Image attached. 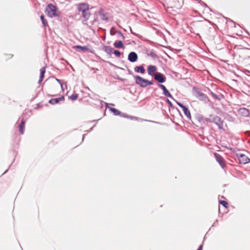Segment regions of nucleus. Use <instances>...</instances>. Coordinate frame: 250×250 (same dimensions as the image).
I'll return each mask as SVG.
<instances>
[{
	"mask_svg": "<svg viewBox=\"0 0 250 250\" xmlns=\"http://www.w3.org/2000/svg\"><path fill=\"white\" fill-rule=\"evenodd\" d=\"M45 12L50 18L58 17L60 15V12L57 7L51 3L47 5Z\"/></svg>",
	"mask_w": 250,
	"mask_h": 250,
	"instance_id": "obj_1",
	"label": "nucleus"
},
{
	"mask_svg": "<svg viewBox=\"0 0 250 250\" xmlns=\"http://www.w3.org/2000/svg\"><path fill=\"white\" fill-rule=\"evenodd\" d=\"M193 92L194 95L199 100L203 101L205 102L209 101V99L208 98L206 95L200 91L198 88L194 87L193 88Z\"/></svg>",
	"mask_w": 250,
	"mask_h": 250,
	"instance_id": "obj_2",
	"label": "nucleus"
},
{
	"mask_svg": "<svg viewBox=\"0 0 250 250\" xmlns=\"http://www.w3.org/2000/svg\"><path fill=\"white\" fill-rule=\"evenodd\" d=\"M209 117L212 119V123H214L216 125H217L219 129H223V125L224 122L220 117L213 115H210Z\"/></svg>",
	"mask_w": 250,
	"mask_h": 250,
	"instance_id": "obj_3",
	"label": "nucleus"
},
{
	"mask_svg": "<svg viewBox=\"0 0 250 250\" xmlns=\"http://www.w3.org/2000/svg\"><path fill=\"white\" fill-rule=\"evenodd\" d=\"M135 80V83L137 84L142 87H146V80L144 79L140 76L136 75L134 76Z\"/></svg>",
	"mask_w": 250,
	"mask_h": 250,
	"instance_id": "obj_4",
	"label": "nucleus"
},
{
	"mask_svg": "<svg viewBox=\"0 0 250 250\" xmlns=\"http://www.w3.org/2000/svg\"><path fill=\"white\" fill-rule=\"evenodd\" d=\"M214 157L216 161L219 163L222 168H224L226 166V163L222 156L217 153H214Z\"/></svg>",
	"mask_w": 250,
	"mask_h": 250,
	"instance_id": "obj_5",
	"label": "nucleus"
},
{
	"mask_svg": "<svg viewBox=\"0 0 250 250\" xmlns=\"http://www.w3.org/2000/svg\"><path fill=\"white\" fill-rule=\"evenodd\" d=\"M176 103L182 108L184 113L185 115V116L188 118V119H191V116L190 114V112L188 109L185 106H184L183 104H182L181 103L178 102L176 100H175Z\"/></svg>",
	"mask_w": 250,
	"mask_h": 250,
	"instance_id": "obj_6",
	"label": "nucleus"
},
{
	"mask_svg": "<svg viewBox=\"0 0 250 250\" xmlns=\"http://www.w3.org/2000/svg\"><path fill=\"white\" fill-rule=\"evenodd\" d=\"M237 157L240 164H246L250 162V159L245 154H237Z\"/></svg>",
	"mask_w": 250,
	"mask_h": 250,
	"instance_id": "obj_7",
	"label": "nucleus"
},
{
	"mask_svg": "<svg viewBox=\"0 0 250 250\" xmlns=\"http://www.w3.org/2000/svg\"><path fill=\"white\" fill-rule=\"evenodd\" d=\"M154 78L156 81L161 83L165 82L166 81V77L163 74L159 72L155 73L154 76Z\"/></svg>",
	"mask_w": 250,
	"mask_h": 250,
	"instance_id": "obj_8",
	"label": "nucleus"
},
{
	"mask_svg": "<svg viewBox=\"0 0 250 250\" xmlns=\"http://www.w3.org/2000/svg\"><path fill=\"white\" fill-rule=\"evenodd\" d=\"M241 57L246 60H250V49L245 48L240 51Z\"/></svg>",
	"mask_w": 250,
	"mask_h": 250,
	"instance_id": "obj_9",
	"label": "nucleus"
},
{
	"mask_svg": "<svg viewBox=\"0 0 250 250\" xmlns=\"http://www.w3.org/2000/svg\"><path fill=\"white\" fill-rule=\"evenodd\" d=\"M98 14L99 15L101 19L103 21H108L109 20L108 15L106 12L103 9L101 8Z\"/></svg>",
	"mask_w": 250,
	"mask_h": 250,
	"instance_id": "obj_10",
	"label": "nucleus"
},
{
	"mask_svg": "<svg viewBox=\"0 0 250 250\" xmlns=\"http://www.w3.org/2000/svg\"><path fill=\"white\" fill-rule=\"evenodd\" d=\"M138 55L135 52H130L128 56V60L131 62H135L138 60Z\"/></svg>",
	"mask_w": 250,
	"mask_h": 250,
	"instance_id": "obj_11",
	"label": "nucleus"
},
{
	"mask_svg": "<svg viewBox=\"0 0 250 250\" xmlns=\"http://www.w3.org/2000/svg\"><path fill=\"white\" fill-rule=\"evenodd\" d=\"M77 8L80 12L83 13L89 9V5L86 3H82L78 5Z\"/></svg>",
	"mask_w": 250,
	"mask_h": 250,
	"instance_id": "obj_12",
	"label": "nucleus"
},
{
	"mask_svg": "<svg viewBox=\"0 0 250 250\" xmlns=\"http://www.w3.org/2000/svg\"><path fill=\"white\" fill-rule=\"evenodd\" d=\"M73 48L75 49L78 52H85L86 51L91 52V51H90L89 48L87 46H80V45H76V46H73Z\"/></svg>",
	"mask_w": 250,
	"mask_h": 250,
	"instance_id": "obj_13",
	"label": "nucleus"
},
{
	"mask_svg": "<svg viewBox=\"0 0 250 250\" xmlns=\"http://www.w3.org/2000/svg\"><path fill=\"white\" fill-rule=\"evenodd\" d=\"M157 70V67L155 65H149L147 68L148 74L151 76H154L155 72Z\"/></svg>",
	"mask_w": 250,
	"mask_h": 250,
	"instance_id": "obj_14",
	"label": "nucleus"
},
{
	"mask_svg": "<svg viewBox=\"0 0 250 250\" xmlns=\"http://www.w3.org/2000/svg\"><path fill=\"white\" fill-rule=\"evenodd\" d=\"M64 100V97L62 96L59 98L51 99L49 101V103L51 104H55L58 103L60 101H63Z\"/></svg>",
	"mask_w": 250,
	"mask_h": 250,
	"instance_id": "obj_15",
	"label": "nucleus"
},
{
	"mask_svg": "<svg viewBox=\"0 0 250 250\" xmlns=\"http://www.w3.org/2000/svg\"><path fill=\"white\" fill-rule=\"evenodd\" d=\"M45 71H46V67L45 66H44L43 67H42L40 71V79L39 80V82H38V83H41L43 79V78L44 77V74L45 73Z\"/></svg>",
	"mask_w": 250,
	"mask_h": 250,
	"instance_id": "obj_16",
	"label": "nucleus"
},
{
	"mask_svg": "<svg viewBox=\"0 0 250 250\" xmlns=\"http://www.w3.org/2000/svg\"><path fill=\"white\" fill-rule=\"evenodd\" d=\"M199 121L202 123L203 124L207 125L208 123H212V119L210 118H204L203 116L200 117L198 119Z\"/></svg>",
	"mask_w": 250,
	"mask_h": 250,
	"instance_id": "obj_17",
	"label": "nucleus"
},
{
	"mask_svg": "<svg viewBox=\"0 0 250 250\" xmlns=\"http://www.w3.org/2000/svg\"><path fill=\"white\" fill-rule=\"evenodd\" d=\"M238 112L241 115L244 117H248L249 115V111L248 109L246 108H240Z\"/></svg>",
	"mask_w": 250,
	"mask_h": 250,
	"instance_id": "obj_18",
	"label": "nucleus"
},
{
	"mask_svg": "<svg viewBox=\"0 0 250 250\" xmlns=\"http://www.w3.org/2000/svg\"><path fill=\"white\" fill-rule=\"evenodd\" d=\"M25 122L24 119L21 120V124L19 125V131L21 134L24 133Z\"/></svg>",
	"mask_w": 250,
	"mask_h": 250,
	"instance_id": "obj_19",
	"label": "nucleus"
},
{
	"mask_svg": "<svg viewBox=\"0 0 250 250\" xmlns=\"http://www.w3.org/2000/svg\"><path fill=\"white\" fill-rule=\"evenodd\" d=\"M113 50V48L108 46L104 45L103 47V50L109 55H111Z\"/></svg>",
	"mask_w": 250,
	"mask_h": 250,
	"instance_id": "obj_20",
	"label": "nucleus"
},
{
	"mask_svg": "<svg viewBox=\"0 0 250 250\" xmlns=\"http://www.w3.org/2000/svg\"><path fill=\"white\" fill-rule=\"evenodd\" d=\"M114 46L116 48H122L124 47L122 41H116L114 43Z\"/></svg>",
	"mask_w": 250,
	"mask_h": 250,
	"instance_id": "obj_21",
	"label": "nucleus"
},
{
	"mask_svg": "<svg viewBox=\"0 0 250 250\" xmlns=\"http://www.w3.org/2000/svg\"><path fill=\"white\" fill-rule=\"evenodd\" d=\"M82 13V16L83 18L84 19V21H87L88 19L89 18L90 16V13L89 12V9L87 10L86 11Z\"/></svg>",
	"mask_w": 250,
	"mask_h": 250,
	"instance_id": "obj_22",
	"label": "nucleus"
},
{
	"mask_svg": "<svg viewBox=\"0 0 250 250\" xmlns=\"http://www.w3.org/2000/svg\"><path fill=\"white\" fill-rule=\"evenodd\" d=\"M134 70L136 72L141 73V74H144L145 72V69L143 65L136 66Z\"/></svg>",
	"mask_w": 250,
	"mask_h": 250,
	"instance_id": "obj_23",
	"label": "nucleus"
},
{
	"mask_svg": "<svg viewBox=\"0 0 250 250\" xmlns=\"http://www.w3.org/2000/svg\"><path fill=\"white\" fill-rule=\"evenodd\" d=\"M210 94L214 99L217 100L218 101H220L221 99L223 98V96L222 94L217 95L211 91L210 92Z\"/></svg>",
	"mask_w": 250,
	"mask_h": 250,
	"instance_id": "obj_24",
	"label": "nucleus"
},
{
	"mask_svg": "<svg viewBox=\"0 0 250 250\" xmlns=\"http://www.w3.org/2000/svg\"><path fill=\"white\" fill-rule=\"evenodd\" d=\"M44 27L48 26V24L47 20L44 18L43 15H41L40 17Z\"/></svg>",
	"mask_w": 250,
	"mask_h": 250,
	"instance_id": "obj_25",
	"label": "nucleus"
},
{
	"mask_svg": "<svg viewBox=\"0 0 250 250\" xmlns=\"http://www.w3.org/2000/svg\"><path fill=\"white\" fill-rule=\"evenodd\" d=\"M110 110L112 112H113L115 115H116V116L119 115L121 113V112L119 110H118V109H117L115 108L110 107Z\"/></svg>",
	"mask_w": 250,
	"mask_h": 250,
	"instance_id": "obj_26",
	"label": "nucleus"
},
{
	"mask_svg": "<svg viewBox=\"0 0 250 250\" xmlns=\"http://www.w3.org/2000/svg\"><path fill=\"white\" fill-rule=\"evenodd\" d=\"M163 94L165 96L173 99L172 95L169 93L167 89L165 90V91L163 92Z\"/></svg>",
	"mask_w": 250,
	"mask_h": 250,
	"instance_id": "obj_27",
	"label": "nucleus"
},
{
	"mask_svg": "<svg viewBox=\"0 0 250 250\" xmlns=\"http://www.w3.org/2000/svg\"><path fill=\"white\" fill-rule=\"evenodd\" d=\"M78 98V94H72L69 97V98L72 101L77 100Z\"/></svg>",
	"mask_w": 250,
	"mask_h": 250,
	"instance_id": "obj_28",
	"label": "nucleus"
},
{
	"mask_svg": "<svg viewBox=\"0 0 250 250\" xmlns=\"http://www.w3.org/2000/svg\"><path fill=\"white\" fill-rule=\"evenodd\" d=\"M114 54H115V55L118 57H120L121 56V52L119 51V50H114Z\"/></svg>",
	"mask_w": 250,
	"mask_h": 250,
	"instance_id": "obj_29",
	"label": "nucleus"
},
{
	"mask_svg": "<svg viewBox=\"0 0 250 250\" xmlns=\"http://www.w3.org/2000/svg\"><path fill=\"white\" fill-rule=\"evenodd\" d=\"M116 33H117L119 36L121 37H122L123 39H125V36H124L123 34L121 32L120 30L116 31Z\"/></svg>",
	"mask_w": 250,
	"mask_h": 250,
	"instance_id": "obj_30",
	"label": "nucleus"
},
{
	"mask_svg": "<svg viewBox=\"0 0 250 250\" xmlns=\"http://www.w3.org/2000/svg\"><path fill=\"white\" fill-rule=\"evenodd\" d=\"M158 86L162 89L163 90V92L165 91V90H167V89L166 88V86L162 84H158Z\"/></svg>",
	"mask_w": 250,
	"mask_h": 250,
	"instance_id": "obj_31",
	"label": "nucleus"
},
{
	"mask_svg": "<svg viewBox=\"0 0 250 250\" xmlns=\"http://www.w3.org/2000/svg\"><path fill=\"white\" fill-rule=\"evenodd\" d=\"M220 204H222L225 208H227L228 205V203H227V202L225 201H220Z\"/></svg>",
	"mask_w": 250,
	"mask_h": 250,
	"instance_id": "obj_32",
	"label": "nucleus"
},
{
	"mask_svg": "<svg viewBox=\"0 0 250 250\" xmlns=\"http://www.w3.org/2000/svg\"><path fill=\"white\" fill-rule=\"evenodd\" d=\"M150 55L154 58H155L157 57V55L156 54V53L154 52H153V51H151L150 52Z\"/></svg>",
	"mask_w": 250,
	"mask_h": 250,
	"instance_id": "obj_33",
	"label": "nucleus"
},
{
	"mask_svg": "<svg viewBox=\"0 0 250 250\" xmlns=\"http://www.w3.org/2000/svg\"><path fill=\"white\" fill-rule=\"evenodd\" d=\"M153 81H149L146 80V86L148 85H152L153 84Z\"/></svg>",
	"mask_w": 250,
	"mask_h": 250,
	"instance_id": "obj_34",
	"label": "nucleus"
},
{
	"mask_svg": "<svg viewBox=\"0 0 250 250\" xmlns=\"http://www.w3.org/2000/svg\"><path fill=\"white\" fill-rule=\"evenodd\" d=\"M130 32L132 34H133V35L137 36L138 37H140V36L139 34L134 33V32H133L131 28H130Z\"/></svg>",
	"mask_w": 250,
	"mask_h": 250,
	"instance_id": "obj_35",
	"label": "nucleus"
},
{
	"mask_svg": "<svg viewBox=\"0 0 250 250\" xmlns=\"http://www.w3.org/2000/svg\"><path fill=\"white\" fill-rule=\"evenodd\" d=\"M167 103L168 104V105H169L170 106H171V107H172V103H171V102H170L168 99H167Z\"/></svg>",
	"mask_w": 250,
	"mask_h": 250,
	"instance_id": "obj_36",
	"label": "nucleus"
},
{
	"mask_svg": "<svg viewBox=\"0 0 250 250\" xmlns=\"http://www.w3.org/2000/svg\"><path fill=\"white\" fill-rule=\"evenodd\" d=\"M56 80L60 84L62 89H63L62 84L61 83V80H60L59 79H56Z\"/></svg>",
	"mask_w": 250,
	"mask_h": 250,
	"instance_id": "obj_37",
	"label": "nucleus"
},
{
	"mask_svg": "<svg viewBox=\"0 0 250 250\" xmlns=\"http://www.w3.org/2000/svg\"><path fill=\"white\" fill-rule=\"evenodd\" d=\"M115 33H116V31L113 32H112V29L110 30V34L111 35H114L115 34Z\"/></svg>",
	"mask_w": 250,
	"mask_h": 250,
	"instance_id": "obj_38",
	"label": "nucleus"
},
{
	"mask_svg": "<svg viewBox=\"0 0 250 250\" xmlns=\"http://www.w3.org/2000/svg\"><path fill=\"white\" fill-rule=\"evenodd\" d=\"M203 249V246L201 245L199 248L197 249V250H202Z\"/></svg>",
	"mask_w": 250,
	"mask_h": 250,
	"instance_id": "obj_39",
	"label": "nucleus"
}]
</instances>
